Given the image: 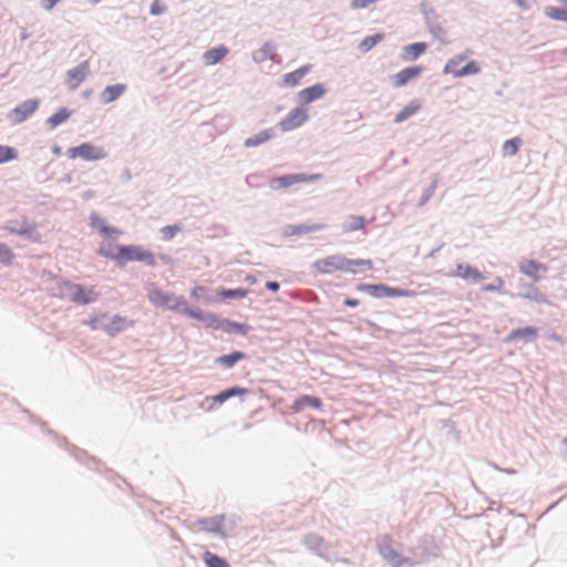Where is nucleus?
I'll return each mask as SVG.
<instances>
[{"label":"nucleus","instance_id":"obj_42","mask_svg":"<svg viewBox=\"0 0 567 567\" xmlns=\"http://www.w3.org/2000/svg\"><path fill=\"white\" fill-rule=\"evenodd\" d=\"M13 260V252L9 247L0 244V262L10 265Z\"/></svg>","mask_w":567,"mask_h":567},{"label":"nucleus","instance_id":"obj_12","mask_svg":"<svg viewBox=\"0 0 567 567\" xmlns=\"http://www.w3.org/2000/svg\"><path fill=\"white\" fill-rule=\"evenodd\" d=\"M39 106L38 100H28L24 101L22 104L17 106L12 113L11 116L13 118L14 123H22L24 122L29 116H31Z\"/></svg>","mask_w":567,"mask_h":567},{"label":"nucleus","instance_id":"obj_48","mask_svg":"<svg viewBox=\"0 0 567 567\" xmlns=\"http://www.w3.org/2000/svg\"><path fill=\"white\" fill-rule=\"evenodd\" d=\"M185 312L192 317V318H195V319H203V316L200 312L198 311H195V310H190V309H185Z\"/></svg>","mask_w":567,"mask_h":567},{"label":"nucleus","instance_id":"obj_2","mask_svg":"<svg viewBox=\"0 0 567 567\" xmlns=\"http://www.w3.org/2000/svg\"><path fill=\"white\" fill-rule=\"evenodd\" d=\"M128 261H142L148 266L156 264L155 255L142 246L128 245L116 247V262L123 265Z\"/></svg>","mask_w":567,"mask_h":567},{"label":"nucleus","instance_id":"obj_23","mask_svg":"<svg viewBox=\"0 0 567 567\" xmlns=\"http://www.w3.org/2000/svg\"><path fill=\"white\" fill-rule=\"evenodd\" d=\"M126 91L125 84H115L106 86L101 93V100L103 103L109 104L117 100Z\"/></svg>","mask_w":567,"mask_h":567},{"label":"nucleus","instance_id":"obj_54","mask_svg":"<svg viewBox=\"0 0 567 567\" xmlns=\"http://www.w3.org/2000/svg\"><path fill=\"white\" fill-rule=\"evenodd\" d=\"M564 443L567 444V437L564 440Z\"/></svg>","mask_w":567,"mask_h":567},{"label":"nucleus","instance_id":"obj_50","mask_svg":"<svg viewBox=\"0 0 567 567\" xmlns=\"http://www.w3.org/2000/svg\"><path fill=\"white\" fill-rule=\"evenodd\" d=\"M344 305L348 306V307H357L359 305V300L358 299H352V298H347L344 300Z\"/></svg>","mask_w":567,"mask_h":567},{"label":"nucleus","instance_id":"obj_13","mask_svg":"<svg viewBox=\"0 0 567 567\" xmlns=\"http://www.w3.org/2000/svg\"><path fill=\"white\" fill-rule=\"evenodd\" d=\"M519 270L533 280H539L540 276L547 271V266L542 262L528 259L519 264Z\"/></svg>","mask_w":567,"mask_h":567},{"label":"nucleus","instance_id":"obj_52","mask_svg":"<svg viewBox=\"0 0 567 567\" xmlns=\"http://www.w3.org/2000/svg\"><path fill=\"white\" fill-rule=\"evenodd\" d=\"M208 319L210 320L212 323L217 321V318L213 315L208 316Z\"/></svg>","mask_w":567,"mask_h":567},{"label":"nucleus","instance_id":"obj_11","mask_svg":"<svg viewBox=\"0 0 567 567\" xmlns=\"http://www.w3.org/2000/svg\"><path fill=\"white\" fill-rule=\"evenodd\" d=\"M72 296L71 299L75 303L80 305H87L97 299V292L95 291L94 287L85 288L81 285H74L72 286Z\"/></svg>","mask_w":567,"mask_h":567},{"label":"nucleus","instance_id":"obj_19","mask_svg":"<svg viewBox=\"0 0 567 567\" xmlns=\"http://www.w3.org/2000/svg\"><path fill=\"white\" fill-rule=\"evenodd\" d=\"M307 406L320 410L322 408V403L321 400L316 396L301 395L293 401L291 409L293 412H300Z\"/></svg>","mask_w":567,"mask_h":567},{"label":"nucleus","instance_id":"obj_37","mask_svg":"<svg viewBox=\"0 0 567 567\" xmlns=\"http://www.w3.org/2000/svg\"><path fill=\"white\" fill-rule=\"evenodd\" d=\"M105 319H107V313L95 315L86 320L85 324H87L92 330H103Z\"/></svg>","mask_w":567,"mask_h":567},{"label":"nucleus","instance_id":"obj_51","mask_svg":"<svg viewBox=\"0 0 567 567\" xmlns=\"http://www.w3.org/2000/svg\"><path fill=\"white\" fill-rule=\"evenodd\" d=\"M528 1L529 0H517V3L519 4L520 8L527 9L528 8Z\"/></svg>","mask_w":567,"mask_h":567},{"label":"nucleus","instance_id":"obj_47","mask_svg":"<svg viewBox=\"0 0 567 567\" xmlns=\"http://www.w3.org/2000/svg\"><path fill=\"white\" fill-rule=\"evenodd\" d=\"M205 288L202 286H197L192 290V297L200 298V296L205 292Z\"/></svg>","mask_w":567,"mask_h":567},{"label":"nucleus","instance_id":"obj_41","mask_svg":"<svg viewBox=\"0 0 567 567\" xmlns=\"http://www.w3.org/2000/svg\"><path fill=\"white\" fill-rule=\"evenodd\" d=\"M504 280L501 277H496L493 284L484 285L482 290L485 292L497 291L502 292L504 289Z\"/></svg>","mask_w":567,"mask_h":567},{"label":"nucleus","instance_id":"obj_31","mask_svg":"<svg viewBox=\"0 0 567 567\" xmlns=\"http://www.w3.org/2000/svg\"><path fill=\"white\" fill-rule=\"evenodd\" d=\"M384 39L383 33H377L374 35L365 37L359 44L361 52L365 53L373 49L378 43Z\"/></svg>","mask_w":567,"mask_h":567},{"label":"nucleus","instance_id":"obj_33","mask_svg":"<svg viewBox=\"0 0 567 567\" xmlns=\"http://www.w3.org/2000/svg\"><path fill=\"white\" fill-rule=\"evenodd\" d=\"M203 559L207 567H229V564L224 558L210 551H206Z\"/></svg>","mask_w":567,"mask_h":567},{"label":"nucleus","instance_id":"obj_32","mask_svg":"<svg viewBox=\"0 0 567 567\" xmlns=\"http://www.w3.org/2000/svg\"><path fill=\"white\" fill-rule=\"evenodd\" d=\"M544 13L551 20L567 22V9H559L554 6H547L544 9Z\"/></svg>","mask_w":567,"mask_h":567},{"label":"nucleus","instance_id":"obj_4","mask_svg":"<svg viewBox=\"0 0 567 567\" xmlns=\"http://www.w3.org/2000/svg\"><path fill=\"white\" fill-rule=\"evenodd\" d=\"M358 291L367 292L372 297L382 298V297H414L415 292L412 290H404L400 288H392L385 285H369L361 284L357 286Z\"/></svg>","mask_w":567,"mask_h":567},{"label":"nucleus","instance_id":"obj_36","mask_svg":"<svg viewBox=\"0 0 567 567\" xmlns=\"http://www.w3.org/2000/svg\"><path fill=\"white\" fill-rule=\"evenodd\" d=\"M276 55V50H275V47L269 44V43H266L258 52H257V55H256V60L261 62V61H265L267 59H270L272 60Z\"/></svg>","mask_w":567,"mask_h":567},{"label":"nucleus","instance_id":"obj_18","mask_svg":"<svg viewBox=\"0 0 567 567\" xmlns=\"http://www.w3.org/2000/svg\"><path fill=\"white\" fill-rule=\"evenodd\" d=\"M311 70V65H303L299 69L287 73L282 78V85L287 87H295L300 84L305 75Z\"/></svg>","mask_w":567,"mask_h":567},{"label":"nucleus","instance_id":"obj_17","mask_svg":"<svg viewBox=\"0 0 567 567\" xmlns=\"http://www.w3.org/2000/svg\"><path fill=\"white\" fill-rule=\"evenodd\" d=\"M326 93V89L322 84H316L301 90L298 93L299 101L302 104H309L313 101L321 99Z\"/></svg>","mask_w":567,"mask_h":567},{"label":"nucleus","instance_id":"obj_22","mask_svg":"<svg viewBox=\"0 0 567 567\" xmlns=\"http://www.w3.org/2000/svg\"><path fill=\"white\" fill-rule=\"evenodd\" d=\"M422 107V104L417 100L409 102L394 117L395 123H402L415 115Z\"/></svg>","mask_w":567,"mask_h":567},{"label":"nucleus","instance_id":"obj_27","mask_svg":"<svg viewBox=\"0 0 567 567\" xmlns=\"http://www.w3.org/2000/svg\"><path fill=\"white\" fill-rule=\"evenodd\" d=\"M272 137V132L270 130L260 131L259 133L255 134L254 136L247 138L245 141L246 147H256L258 145H261L266 142H268Z\"/></svg>","mask_w":567,"mask_h":567},{"label":"nucleus","instance_id":"obj_44","mask_svg":"<svg viewBox=\"0 0 567 567\" xmlns=\"http://www.w3.org/2000/svg\"><path fill=\"white\" fill-rule=\"evenodd\" d=\"M226 324H227V328H226L227 331L234 330L238 333L246 334L249 330V327L244 323L227 321Z\"/></svg>","mask_w":567,"mask_h":567},{"label":"nucleus","instance_id":"obj_1","mask_svg":"<svg viewBox=\"0 0 567 567\" xmlns=\"http://www.w3.org/2000/svg\"><path fill=\"white\" fill-rule=\"evenodd\" d=\"M313 268L319 274H332L336 271H348L355 274L360 270H372L373 262L370 259H349L342 255H331L317 260Z\"/></svg>","mask_w":567,"mask_h":567},{"label":"nucleus","instance_id":"obj_7","mask_svg":"<svg viewBox=\"0 0 567 567\" xmlns=\"http://www.w3.org/2000/svg\"><path fill=\"white\" fill-rule=\"evenodd\" d=\"M320 178V175H307V174H291L285 175L280 177L272 178L270 182V186L272 189H281L290 187L295 184L299 183H309Z\"/></svg>","mask_w":567,"mask_h":567},{"label":"nucleus","instance_id":"obj_34","mask_svg":"<svg viewBox=\"0 0 567 567\" xmlns=\"http://www.w3.org/2000/svg\"><path fill=\"white\" fill-rule=\"evenodd\" d=\"M71 113L66 109H61L48 118V124L53 128L62 124L70 117Z\"/></svg>","mask_w":567,"mask_h":567},{"label":"nucleus","instance_id":"obj_6","mask_svg":"<svg viewBox=\"0 0 567 567\" xmlns=\"http://www.w3.org/2000/svg\"><path fill=\"white\" fill-rule=\"evenodd\" d=\"M466 59L465 54H460L449 60L445 64L444 72L450 73L455 78H462L466 75L477 74L480 72V65L475 61H470L461 69H455V64H461Z\"/></svg>","mask_w":567,"mask_h":567},{"label":"nucleus","instance_id":"obj_35","mask_svg":"<svg viewBox=\"0 0 567 567\" xmlns=\"http://www.w3.org/2000/svg\"><path fill=\"white\" fill-rule=\"evenodd\" d=\"M219 295H220L221 299H229V298L241 299L248 295V290L244 289V288L221 289L219 291Z\"/></svg>","mask_w":567,"mask_h":567},{"label":"nucleus","instance_id":"obj_8","mask_svg":"<svg viewBox=\"0 0 567 567\" xmlns=\"http://www.w3.org/2000/svg\"><path fill=\"white\" fill-rule=\"evenodd\" d=\"M309 115L306 109L296 107L291 110L279 123L281 131L288 132L300 127L308 120Z\"/></svg>","mask_w":567,"mask_h":567},{"label":"nucleus","instance_id":"obj_16","mask_svg":"<svg viewBox=\"0 0 567 567\" xmlns=\"http://www.w3.org/2000/svg\"><path fill=\"white\" fill-rule=\"evenodd\" d=\"M452 276L473 281H480L483 279V275L477 268L463 262H458L456 265Z\"/></svg>","mask_w":567,"mask_h":567},{"label":"nucleus","instance_id":"obj_29","mask_svg":"<svg viewBox=\"0 0 567 567\" xmlns=\"http://www.w3.org/2000/svg\"><path fill=\"white\" fill-rule=\"evenodd\" d=\"M246 358V354L240 351H235L230 354H225L216 359V363L221 364L226 368L234 367L238 361Z\"/></svg>","mask_w":567,"mask_h":567},{"label":"nucleus","instance_id":"obj_21","mask_svg":"<svg viewBox=\"0 0 567 567\" xmlns=\"http://www.w3.org/2000/svg\"><path fill=\"white\" fill-rule=\"evenodd\" d=\"M91 225L92 227L96 228L102 235L110 237V236H120L122 235V230L110 227L106 225L105 220L97 216L96 214H93L91 216Z\"/></svg>","mask_w":567,"mask_h":567},{"label":"nucleus","instance_id":"obj_43","mask_svg":"<svg viewBox=\"0 0 567 567\" xmlns=\"http://www.w3.org/2000/svg\"><path fill=\"white\" fill-rule=\"evenodd\" d=\"M181 230V227L177 225L165 226L161 229L163 239L171 240L175 237V235Z\"/></svg>","mask_w":567,"mask_h":567},{"label":"nucleus","instance_id":"obj_14","mask_svg":"<svg viewBox=\"0 0 567 567\" xmlns=\"http://www.w3.org/2000/svg\"><path fill=\"white\" fill-rule=\"evenodd\" d=\"M89 74V62L84 61L79 66L68 72L66 83L70 89H76Z\"/></svg>","mask_w":567,"mask_h":567},{"label":"nucleus","instance_id":"obj_25","mask_svg":"<svg viewBox=\"0 0 567 567\" xmlns=\"http://www.w3.org/2000/svg\"><path fill=\"white\" fill-rule=\"evenodd\" d=\"M537 333H538V331L534 327L518 328V329L513 330L508 334L507 340L515 341L518 339H526V340L534 339V338H536Z\"/></svg>","mask_w":567,"mask_h":567},{"label":"nucleus","instance_id":"obj_3","mask_svg":"<svg viewBox=\"0 0 567 567\" xmlns=\"http://www.w3.org/2000/svg\"><path fill=\"white\" fill-rule=\"evenodd\" d=\"M379 550L382 557L393 567L409 565V558L399 550L398 545L390 536H384L379 543Z\"/></svg>","mask_w":567,"mask_h":567},{"label":"nucleus","instance_id":"obj_15","mask_svg":"<svg viewBox=\"0 0 567 567\" xmlns=\"http://www.w3.org/2000/svg\"><path fill=\"white\" fill-rule=\"evenodd\" d=\"M150 299L153 303L158 306H166L172 309H177L179 306H186V303L179 298H175L174 296L165 295L161 290H154Z\"/></svg>","mask_w":567,"mask_h":567},{"label":"nucleus","instance_id":"obj_45","mask_svg":"<svg viewBox=\"0 0 567 567\" xmlns=\"http://www.w3.org/2000/svg\"><path fill=\"white\" fill-rule=\"evenodd\" d=\"M166 11V6L162 0H153L150 12L153 16H159Z\"/></svg>","mask_w":567,"mask_h":567},{"label":"nucleus","instance_id":"obj_53","mask_svg":"<svg viewBox=\"0 0 567 567\" xmlns=\"http://www.w3.org/2000/svg\"><path fill=\"white\" fill-rule=\"evenodd\" d=\"M557 1L563 3V4H567V0H557Z\"/></svg>","mask_w":567,"mask_h":567},{"label":"nucleus","instance_id":"obj_24","mask_svg":"<svg viewBox=\"0 0 567 567\" xmlns=\"http://www.w3.org/2000/svg\"><path fill=\"white\" fill-rule=\"evenodd\" d=\"M427 49V44L424 42H417L413 44H409L403 48V60L405 61H414L420 55H422Z\"/></svg>","mask_w":567,"mask_h":567},{"label":"nucleus","instance_id":"obj_26","mask_svg":"<svg viewBox=\"0 0 567 567\" xmlns=\"http://www.w3.org/2000/svg\"><path fill=\"white\" fill-rule=\"evenodd\" d=\"M365 224L367 221L363 216H350L344 220L342 229L344 233H352L363 229Z\"/></svg>","mask_w":567,"mask_h":567},{"label":"nucleus","instance_id":"obj_20","mask_svg":"<svg viewBox=\"0 0 567 567\" xmlns=\"http://www.w3.org/2000/svg\"><path fill=\"white\" fill-rule=\"evenodd\" d=\"M227 54L228 49L225 45H219L207 50L203 55V60L206 65H214L224 60Z\"/></svg>","mask_w":567,"mask_h":567},{"label":"nucleus","instance_id":"obj_10","mask_svg":"<svg viewBox=\"0 0 567 567\" xmlns=\"http://www.w3.org/2000/svg\"><path fill=\"white\" fill-rule=\"evenodd\" d=\"M131 326H133V321L127 320L125 317L107 315V319L103 323V331L111 337H115Z\"/></svg>","mask_w":567,"mask_h":567},{"label":"nucleus","instance_id":"obj_46","mask_svg":"<svg viewBox=\"0 0 567 567\" xmlns=\"http://www.w3.org/2000/svg\"><path fill=\"white\" fill-rule=\"evenodd\" d=\"M528 299L535 300L537 302L545 303L547 302L546 296L543 295L538 289H534L530 295L526 296Z\"/></svg>","mask_w":567,"mask_h":567},{"label":"nucleus","instance_id":"obj_28","mask_svg":"<svg viewBox=\"0 0 567 567\" xmlns=\"http://www.w3.org/2000/svg\"><path fill=\"white\" fill-rule=\"evenodd\" d=\"M247 392H248V390L245 388H240V386L230 388V389H227V390L220 392L219 394L215 395L213 398V401L216 403H223L233 396L244 395Z\"/></svg>","mask_w":567,"mask_h":567},{"label":"nucleus","instance_id":"obj_40","mask_svg":"<svg viewBox=\"0 0 567 567\" xmlns=\"http://www.w3.org/2000/svg\"><path fill=\"white\" fill-rule=\"evenodd\" d=\"M116 247L117 246H113L112 244H102L99 252L100 255L116 261Z\"/></svg>","mask_w":567,"mask_h":567},{"label":"nucleus","instance_id":"obj_49","mask_svg":"<svg viewBox=\"0 0 567 567\" xmlns=\"http://www.w3.org/2000/svg\"><path fill=\"white\" fill-rule=\"evenodd\" d=\"M266 287L271 291H277L279 289V284L277 281H267Z\"/></svg>","mask_w":567,"mask_h":567},{"label":"nucleus","instance_id":"obj_39","mask_svg":"<svg viewBox=\"0 0 567 567\" xmlns=\"http://www.w3.org/2000/svg\"><path fill=\"white\" fill-rule=\"evenodd\" d=\"M17 152L14 148L6 145H0V164L17 158Z\"/></svg>","mask_w":567,"mask_h":567},{"label":"nucleus","instance_id":"obj_5","mask_svg":"<svg viewBox=\"0 0 567 567\" xmlns=\"http://www.w3.org/2000/svg\"><path fill=\"white\" fill-rule=\"evenodd\" d=\"M68 155L72 159L81 157L85 161H99L103 159L106 156V153L102 147L95 146L91 143H83L79 146L69 148Z\"/></svg>","mask_w":567,"mask_h":567},{"label":"nucleus","instance_id":"obj_9","mask_svg":"<svg viewBox=\"0 0 567 567\" xmlns=\"http://www.w3.org/2000/svg\"><path fill=\"white\" fill-rule=\"evenodd\" d=\"M423 70L424 69L422 65L404 68L391 78L392 85L396 89L402 87L411 81L417 79L422 74Z\"/></svg>","mask_w":567,"mask_h":567},{"label":"nucleus","instance_id":"obj_30","mask_svg":"<svg viewBox=\"0 0 567 567\" xmlns=\"http://www.w3.org/2000/svg\"><path fill=\"white\" fill-rule=\"evenodd\" d=\"M197 524L200 527V529L215 533L220 532L223 527L220 517L200 519L197 522Z\"/></svg>","mask_w":567,"mask_h":567},{"label":"nucleus","instance_id":"obj_38","mask_svg":"<svg viewBox=\"0 0 567 567\" xmlns=\"http://www.w3.org/2000/svg\"><path fill=\"white\" fill-rule=\"evenodd\" d=\"M520 145L519 138H512L504 143L503 153L506 156H513L518 152V147Z\"/></svg>","mask_w":567,"mask_h":567}]
</instances>
